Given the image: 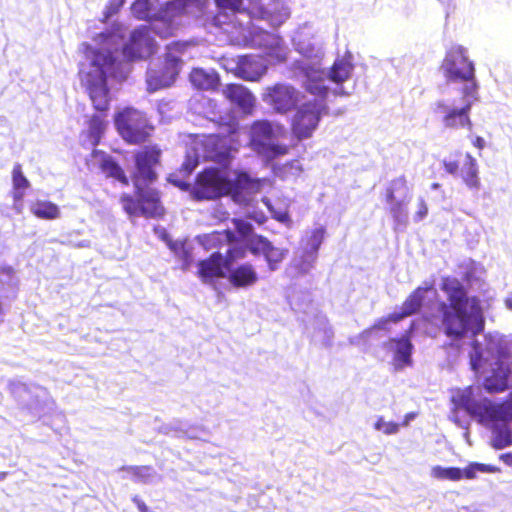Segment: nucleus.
Returning <instances> with one entry per match:
<instances>
[{
    "label": "nucleus",
    "mask_w": 512,
    "mask_h": 512,
    "mask_svg": "<svg viewBox=\"0 0 512 512\" xmlns=\"http://www.w3.org/2000/svg\"><path fill=\"white\" fill-rule=\"evenodd\" d=\"M431 289V284L425 287L419 286L414 289L402 303L401 310L399 312H393L389 314L386 320L396 323L408 316L417 313L423 305L425 293Z\"/></svg>",
    "instance_id": "obj_22"
},
{
    "label": "nucleus",
    "mask_w": 512,
    "mask_h": 512,
    "mask_svg": "<svg viewBox=\"0 0 512 512\" xmlns=\"http://www.w3.org/2000/svg\"><path fill=\"white\" fill-rule=\"evenodd\" d=\"M305 90L308 93L317 96V98L313 99L312 101H323V103H326L329 88L323 83L322 78H309L305 84Z\"/></svg>",
    "instance_id": "obj_37"
},
{
    "label": "nucleus",
    "mask_w": 512,
    "mask_h": 512,
    "mask_svg": "<svg viewBox=\"0 0 512 512\" xmlns=\"http://www.w3.org/2000/svg\"><path fill=\"white\" fill-rule=\"evenodd\" d=\"M229 136L209 134L203 140L206 157L213 162L226 165L232 158V146Z\"/></svg>",
    "instance_id": "obj_18"
},
{
    "label": "nucleus",
    "mask_w": 512,
    "mask_h": 512,
    "mask_svg": "<svg viewBox=\"0 0 512 512\" xmlns=\"http://www.w3.org/2000/svg\"><path fill=\"white\" fill-rule=\"evenodd\" d=\"M427 214H428V207H427V205H426L425 201L421 199V200L419 201V203H418V210H417V212H416V214H415V219H416L417 221H420V220H422L424 217H426V216H427Z\"/></svg>",
    "instance_id": "obj_47"
},
{
    "label": "nucleus",
    "mask_w": 512,
    "mask_h": 512,
    "mask_svg": "<svg viewBox=\"0 0 512 512\" xmlns=\"http://www.w3.org/2000/svg\"><path fill=\"white\" fill-rule=\"evenodd\" d=\"M472 144L477 149L482 150L485 147V140L480 136H476L473 138Z\"/></svg>",
    "instance_id": "obj_51"
},
{
    "label": "nucleus",
    "mask_w": 512,
    "mask_h": 512,
    "mask_svg": "<svg viewBox=\"0 0 512 512\" xmlns=\"http://www.w3.org/2000/svg\"><path fill=\"white\" fill-rule=\"evenodd\" d=\"M229 283L235 288H246L255 285L258 280V273L249 262L242 263L237 267H231L227 272Z\"/></svg>",
    "instance_id": "obj_23"
},
{
    "label": "nucleus",
    "mask_w": 512,
    "mask_h": 512,
    "mask_svg": "<svg viewBox=\"0 0 512 512\" xmlns=\"http://www.w3.org/2000/svg\"><path fill=\"white\" fill-rule=\"evenodd\" d=\"M506 306L512 310V293L505 300Z\"/></svg>",
    "instance_id": "obj_52"
},
{
    "label": "nucleus",
    "mask_w": 512,
    "mask_h": 512,
    "mask_svg": "<svg viewBox=\"0 0 512 512\" xmlns=\"http://www.w3.org/2000/svg\"><path fill=\"white\" fill-rule=\"evenodd\" d=\"M12 182H13V199L15 201H21L25 195V190L29 188L30 183L22 172L20 164H15L12 170Z\"/></svg>",
    "instance_id": "obj_35"
},
{
    "label": "nucleus",
    "mask_w": 512,
    "mask_h": 512,
    "mask_svg": "<svg viewBox=\"0 0 512 512\" xmlns=\"http://www.w3.org/2000/svg\"><path fill=\"white\" fill-rule=\"evenodd\" d=\"M106 113L93 114L88 120V128L85 132L86 139L91 145L97 146L106 130Z\"/></svg>",
    "instance_id": "obj_28"
},
{
    "label": "nucleus",
    "mask_w": 512,
    "mask_h": 512,
    "mask_svg": "<svg viewBox=\"0 0 512 512\" xmlns=\"http://www.w3.org/2000/svg\"><path fill=\"white\" fill-rule=\"evenodd\" d=\"M400 425L396 422H386L383 417H379L374 424L376 430L382 431L386 435L396 434Z\"/></svg>",
    "instance_id": "obj_42"
},
{
    "label": "nucleus",
    "mask_w": 512,
    "mask_h": 512,
    "mask_svg": "<svg viewBox=\"0 0 512 512\" xmlns=\"http://www.w3.org/2000/svg\"><path fill=\"white\" fill-rule=\"evenodd\" d=\"M470 365L475 372H490L483 380L484 389L490 393H501L508 389L511 369L508 360L512 359V337H501L491 341L481 349L477 341L472 343Z\"/></svg>",
    "instance_id": "obj_2"
},
{
    "label": "nucleus",
    "mask_w": 512,
    "mask_h": 512,
    "mask_svg": "<svg viewBox=\"0 0 512 512\" xmlns=\"http://www.w3.org/2000/svg\"><path fill=\"white\" fill-rule=\"evenodd\" d=\"M237 236L234 231L225 229L221 231H212L204 235V245L206 249L220 250L227 246L223 260L226 268H230L238 260L244 259L247 255V247L237 243Z\"/></svg>",
    "instance_id": "obj_12"
},
{
    "label": "nucleus",
    "mask_w": 512,
    "mask_h": 512,
    "mask_svg": "<svg viewBox=\"0 0 512 512\" xmlns=\"http://www.w3.org/2000/svg\"><path fill=\"white\" fill-rule=\"evenodd\" d=\"M440 288L448 299V302L438 304L444 333L460 340L467 334L472 321L483 323L480 300L475 296L469 298L463 284L455 277H443Z\"/></svg>",
    "instance_id": "obj_1"
},
{
    "label": "nucleus",
    "mask_w": 512,
    "mask_h": 512,
    "mask_svg": "<svg viewBox=\"0 0 512 512\" xmlns=\"http://www.w3.org/2000/svg\"><path fill=\"white\" fill-rule=\"evenodd\" d=\"M192 85L199 90L215 89L219 84L218 75L203 68H194L189 74Z\"/></svg>",
    "instance_id": "obj_27"
},
{
    "label": "nucleus",
    "mask_w": 512,
    "mask_h": 512,
    "mask_svg": "<svg viewBox=\"0 0 512 512\" xmlns=\"http://www.w3.org/2000/svg\"><path fill=\"white\" fill-rule=\"evenodd\" d=\"M233 223L235 225L236 230L242 235V236H248L252 230L253 227L249 222H246L241 219H234Z\"/></svg>",
    "instance_id": "obj_45"
},
{
    "label": "nucleus",
    "mask_w": 512,
    "mask_h": 512,
    "mask_svg": "<svg viewBox=\"0 0 512 512\" xmlns=\"http://www.w3.org/2000/svg\"><path fill=\"white\" fill-rule=\"evenodd\" d=\"M318 254V245H314L310 249H302L299 256L294 260V267L300 273L309 272L317 259Z\"/></svg>",
    "instance_id": "obj_34"
},
{
    "label": "nucleus",
    "mask_w": 512,
    "mask_h": 512,
    "mask_svg": "<svg viewBox=\"0 0 512 512\" xmlns=\"http://www.w3.org/2000/svg\"><path fill=\"white\" fill-rule=\"evenodd\" d=\"M125 0H110V12L115 13L124 4Z\"/></svg>",
    "instance_id": "obj_49"
},
{
    "label": "nucleus",
    "mask_w": 512,
    "mask_h": 512,
    "mask_svg": "<svg viewBox=\"0 0 512 512\" xmlns=\"http://www.w3.org/2000/svg\"><path fill=\"white\" fill-rule=\"evenodd\" d=\"M208 0H170L165 5V11L172 17L196 14L202 12Z\"/></svg>",
    "instance_id": "obj_25"
},
{
    "label": "nucleus",
    "mask_w": 512,
    "mask_h": 512,
    "mask_svg": "<svg viewBox=\"0 0 512 512\" xmlns=\"http://www.w3.org/2000/svg\"><path fill=\"white\" fill-rule=\"evenodd\" d=\"M352 70L353 65L349 61L336 59L329 70L328 78L336 84H341L350 78Z\"/></svg>",
    "instance_id": "obj_33"
},
{
    "label": "nucleus",
    "mask_w": 512,
    "mask_h": 512,
    "mask_svg": "<svg viewBox=\"0 0 512 512\" xmlns=\"http://www.w3.org/2000/svg\"><path fill=\"white\" fill-rule=\"evenodd\" d=\"M153 34L154 31L149 27L135 29L123 49L124 55L129 60L146 59L152 56L157 50Z\"/></svg>",
    "instance_id": "obj_16"
},
{
    "label": "nucleus",
    "mask_w": 512,
    "mask_h": 512,
    "mask_svg": "<svg viewBox=\"0 0 512 512\" xmlns=\"http://www.w3.org/2000/svg\"><path fill=\"white\" fill-rule=\"evenodd\" d=\"M407 417H408L409 419H412V418H413V414L407 415Z\"/></svg>",
    "instance_id": "obj_56"
},
{
    "label": "nucleus",
    "mask_w": 512,
    "mask_h": 512,
    "mask_svg": "<svg viewBox=\"0 0 512 512\" xmlns=\"http://www.w3.org/2000/svg\"><path fill=\"white\" fill-rule=\"evenodd\" d=\"M445 171L451 175L459 176L470 189L478 190L481 186L477 160L470 154L456 151L449 158L442 161Z\"/></svg>",
    "instance_id": "obj_13"
},
{
    "label": "nucleus",
    "mask_w": 512,
    "mask_h": 512,
    "mask_svg": "<svg viewBox=\"0 0 512 512\" xmlns=\"http://www.w3.org/2000/svg\"><path fill=\"white\" fill-rule=\"evenodd\" d=\"M162 150L156 144L134 151V167L130 179L134 187L150 186L158 179L156 167L161 163Z\"/></svg>",
    "instance_id": "obj_10"
},
{
    "label": "nucleus",
    "mask_w": 512,
    "mask_h": 512,
    "mask_svg": "<svg viewBox=\"0 0 512 512\" xmlns=\"http://www.w3.org/2000/svg\"><path fill=\"white\" fill-rule=\"evenodd\" d=\"M197 275L202 282H212L217 279L226 278L228 268L223 260L220 251L211 253L207 258L197 263Z\"/></svg>",
    "instance_id": "obj_21"
},
{
    "label": "nucleus",
    "mask_w": 512,
    "mask_h": 512,
    "mask_svg": "<svg viewBox=\"0 0 512 512\" xmlns=\"http://www.w3.org/2000/svg\"><path fill=\"white\" fill-rule=\"evenodd\" d=\"M397 345L394 360L401 366L409 365L411 363L412 344L408 337H401L392 339Z\"/></svg>",
    "instance_id": "obj_36"
},
{
    "label": "nucleus",
    "mask_w": 512,
    "mask_h": 512,
    "mask_svg": "<svg viewBox=\"0 0 512 512\" xmlns=\"http://www.w3.org/2000/svg\"><path fill=\"white\" fill-rule=\"evenodd\" d=\"M142 3L143 2H135L134 5H133V9H135L137 5L142 4Z\"/></svg>",
    "instance_id": "obj_54"
},
{
    "label": "nucleus",
    "mask_w": 512,
    "mask_h": 512,
    "mask_svg": "<svg viewBox=\"0 0 512 512\" xmlns=\"http://www.w3.org/2000/svg\"><path fill=\"white\" fill-rule=\"evenodd\" d=\"M457 405L469 415L477 417L480 423L508 422L512 420V402L494 403L484 398L475 399L474 387H467L457 399Z\"/></svg>",
    "instance_id": "obj_5"
},
{
    "label": "nucleus",
    "mask_w": 512,
    "mask_h": 512,
    "mask_svg": "<svg viewBox=\"0 0 512 512\" xmlns=\"http://www.w3.org/2000/svg\"><path fill=\"white\" fill-rule=\"evenodd\" d=\"M120 63L108 49H96L92 52L89 71L85 74L83 85L95 110L106 113L110 107L109 77H115Z\"/></svg>",
    "instance_id": "obj_3"
},
{
    "label": "nucleus",
    "mask_w": 512,
    "mask_h": 512,
    "mask_svg": "<svg viewBox=\"0 0 512 512\" xmlns=\"http://www.w3.org/2000/svg\"><path fill=\"white\" fill-rule=\"evenodd\" d=\"M259 151H262L268 157L275 158L288 154L289 147L285 144L268 143Z\"/></svg>",
    "instance_id": "obj_40"
},
{
    "label": "nucleus",
    "mask_w": 512,
    "mask_h": 512,
    "mask_svg": "<svg viewBox=\"0 0 512 512\" xmlns=\"http://www.w3.org/2000/svg\"><path fill=\"white\" fill-rule=\"evenodd\" d=\"M31 213L43 220H54L60 217L59 207L50 201L37 200L30 206Z\"/></svg>",
    "instance_id": "obj_30"
},
{
    "label": "nucleus",
    "mask_w": 512,
    "mask_h": 512,
    "mask_svg": "<svg viewBox=\"0 0 512 512\" xmlns=\"http://www.w3.org/2000/svg\"><path fill=\"white\" fill-rule=\"evenodd\" d=\"M261 242L263 243L262 255L267 261L269 269L274 271L278 268L279 264L284 260L287 254V250L273 246L269 240H261Z\"/></svg>",
    "instance_id": "obj_32"
},
{
    "label": "nucleus",
    "mask_w": 512,
    "mask_h": 512,
    "mask_svg": "<svg viewBox=\"0 0 512 512\" xmlns=\"http://www.w3.org/2000/svg\"><path fill=\"white\" fill-rule=\"evenodd\" d=\"M294 110L290 120V132L297 141H303L314 135L328 107L323 101H306Z\"/></svg>",
    "instance_id": "obj_8"
},
{
    "label": "nucleus",
    "mask_w": 512,
    "mask_h": 512,
    "mask_svg": "<svg viewBox=\"0 0 512 512\" xmlns=\"http://www.w3.org/2000/svg\"><path fill=\"white\" fill-rule=\"evenodd\" d=\"M409 193V186L405 176L401 175L392 179L384 190L385 202L404 200Z\"/></svg>",
    "instance_id": "obj_29"
},
{
    "label": "nucleus",
    "mask_w": 512,
    "mask_h": 512,
    "mask_svg": "<svg viewBox=\"0 0 512 512\" xmlns=\"http://www.w3.org/2000/svg\"><path fill=\"white\" fill-rule=\"evenodd\" d=\"M441 69L448 82L465 83L461 90L465 98H475L478 90L475 67L474 63L469 59L465 47L462 45H452L445 53Z\"/></svg>",
    "instance_id": "obj_4"
},
{
    "label": "nucleus",
    "mask_w": 512,
    "mask_h": 512,
    "mask_svg": "<svg viewBox=\"0 0 512 512\" xmlns=\"http://www.w3.org/2000/svg\"><path fill=\"white\" fill-rule=\"evenodd\" d=\"M215 2L217 6L221 8L234 10L238 5L239 0H215Z\"/></svg>",
    "instance_id": "obj_48"
},
{
    "label": "nucleus",
    "mask_w": 512,
    "mask_h": 512,
    "mask_svg": "<svg viewBox=\"0 0 512 512\" xmlns=\"http://www.w3.org/2000/svg\"><path fill=\"white\" fill-rule=\"evenodd\" d=\"M115 128L129 145H141L149 141L154 131L146 114L133 107H125L114 116Z\"/></svg>",
    "instance_id": "obj_6"
},
{
    "label": "nucleus",
    "mask_w": 512,
    "mask_h": 512,
    "mask_svg": "<svg viewBox=\"0 0 512 512\" xmlns=\"http://www.w3.org/2000/svg\"><path fill=\"white\" fill-rule=\"evenodd\" d=\"M498 468L482 463H470L464 469H461V479H474L477 472L495 473Z\"/></svg>",
    "instance_id": "obj_39"
},
{
    "label": "nucleus",
    "mask_w": 512,
    "mask_h": 512,
    "mask_svg": "<svg viewBox=\"0 0 512 512\" xmlns=\"http://www.w3.org/2000/svg\"><path fill=\"white\" fill-rule=\"evenodd\" d=\"M262 183L259 179H254L246 172H237L234 179L229 178V188L227 196L233 201L243 203L248 196L255 195L260 192Z\"/></svg>",
    "instance_id": "obj_17"
},
{
    "label": "nucleus",
    "mask_w": 512,
    "mask_h": 512,
    "mask_svg": "<svg viewBox=\"0 0 512 512\" xmlns=\"http://www.w3.org/2000/svg\"><path fill=\"white\" fill-rule=\"evenodd\" d=\"M222 61L225 70L246 81L259 80L266 70L261 57L257 55H242Z\"/></svg>",
    "instance_id": "obj_15"
},
{
    "label": "nucleus",
    "mask_w": 512,
    "mask_h": 512,
    "mask_svg": "<svg viewBox=\"0 0 512 512\" xmlns=\"http://www.w3.org/2000/svg\"><path fill=\"white\" fill-rule=\"evenodd\" d=\"M212 23L228 35L236 34L237 38L241 36L245 37V28L242 24L236 21L235 12L227 13L226 11H219L214 15Z\"/></svg>",
    "instance_id": "obj_26"
},
{
    "label": "nucleus",
    "mask_w": 512,
    "mask_h": 512,
    "mask_svg": "<svg viewBox=\"0 0 512 512\" xmlns=\"http://www.w3.org/2000/svg\"><path fill=\"white\" fill-rule=\"evenodd\" d=\"M135 196L123 193L120 203L129 216L142 215L146 218H161L165 215V208L161 201V193L150 186H138Z\"/></svg>",
    "instance_id": "obj_7"
},
{
    "label": "nucleus",
    "mask_w": 512,
    "mask_h": 512,
    "mask_svg": "<svg viewBox=\"0 0 512 512\" xmlns=\"http://www.w3.org/2000/svg\"><path fill=\"white\" fill-rule=\"evenodd\" d=\"M299 94V91L293 85L278 82L264 89L262 100L274 112L286 115L297 107Z\"/></svg>",
    "instance_id": "obj_14"
},
{
    "label": "nucleus",
    "mask_w": 512,
    "mask_h": 512,
    "mask_svg": "<svg viewBox=\"0 0 512 512\" xmlns=\"http://www.w3.org/2000/svg\"><path fill=\"white\" fill-rule=\"evenodd\" d=\"M223 95L245 112H250L255 105V97L248 88L241 84L231 83L226 85L223 89Z\"/></svg>",
    "instance_id": "obj_24"
},
{
    "label": "nucleus",
    "mask_w": 512,
    "mask_h": 512,
    "mask_svg": "<svg viewBox=\"0 0 512 512\" xmlns=\"http://www.w3.org/2000/svg\"><path fill=\"white\" fill-rule=\"evenodd\" d=\"M492 433L490 444L494 449L500 450L512 445V430L507 422H501L500 425L495 424Z\"/></svg>",
    "instance_id": "obj_31"
},
{
    "label": "nucleus",
    "mask_w": 512,
    "mask_h": 512,
    "mask_svg": "<svg viewBox=\"0 0 512 512\" xmlns=\"http://www.w3.org/2000/svg\"><path fill=\"white\" fill-rule=\"evenodd\" d=\"M387 203L389 204V212L394 219L400 220L406 216L404 200H395Z\"/></svg>",
    "instance_id": "obj_44"
},
{
    "label": "nucleus",
    "mask_w": 512,
    "mask_h": 512,
    "mask_svg": "<svg viewBox=\"0 0 512 512\" xmlns=\"http://www.w3.org/2000/svg\"><path fill=\"white\" fill-rule=\"evenodd\" d=\"M8 476V472L0 471V481H3Z\"/></svg>",
    "instance_id": "obj_53"
},
{
    "label": "nucleus",
    "mask_w": 512,
    "mask_h": 512,
    "mask_svg": "<svg viewBox=\"0 0 512 512\" xmlns=\"http://www.w3.org/2000/svg\"><path fill=\"white\" fill-rule=\"evenodd\" d=\"M261 240L268 241L266 237L258 235L255 238L254 243L247 247V250H249L253 255L262 254L263 243Z\"/></svg>",
    "instance_id": "obj_46"
},
{
    "label": "nucleus",
    "mask_w": 512,
    "mask_h": 512,
    "mask_svg": "<svg viewBox=\"0 0 512 512\" xmlns=\"http://www.w3.org/2000/svg\"><path fill=\"white\" fill-rule=\"evenodd\" d=\"M285 127L282 124H273L268 120H256L250 127V140L258 150L263 148L271 140L285 135Z\"/></svg>",
    "instance_id": "obj_20"
},
{
    "label": "nucleus",
    "mask_w": 512,
    "mask_h": 512,
    "mask_svg": "<svg viewBox=\"0 0 512 512\" xmlns=\"http://www.w3.org/2000/svg\"><path fill=\"white\" fill-rule=\"evenodd\" d=\"M178 259L182 262L183 269L186 270L191 265L193 257L191 252L185 247L184 244H175L172 246Z\"/></svg>",
    "instance_id": "obj_41"
},
{
    "label": "nucleus",
    "mask_w": 512,
    "mask_h": 512,
    "mask_svg": "<svg viewBox=\"0 0 512 512\" xmlns=\"http://www.w3.org/2000/svg\"><path fill=\"white\" fill-rule=\"evenodd\" d=\"M121 470L129 473L135 480L144 481L148 477V466H123Z\"/></svg>",
    "instance_id": "obj_43"
},
{
    "label": "nucleus",
    "mask_w": 512,
    "mask_h": 512,
    "mask_svg": "<svg viewBox=\"0 0 512 512\" xmlns=\"http://www.w3.org/2000/svg\"><path fill=\"white\" fill-rule=\"evenodd\" d=\"M188 186H189L188 183H185V184L181 185L182 188H187Z\"/></svg>",
    "instance_id": "obj_55"
},
{
    "label": "nucleus",
    "mask_w": 512,
    "mask_h": 512,
    "mask_svg": "<svg viewBox=\"0 0 512 512\" xmlns=\"http://www.w3.org/2000/svg\"><path fill=\"white\" fill-rule=\"evenodd\" d=\"M463 103L461 107H450L446 104L445 101H437L434 106L435 113L441 115V122L445 129L448 130H460L464 129L467 131H472L473 122L470 117L473 101L477 99V94H475V98L473 97H464L462 94Z\"/></svg>",
    "instance_id": "obj_11"
},
{
    "label": "nucleus",
    "mask_w": 512,
    "mask_h": 512,
    "mask_svg": "<svg viewBox=\"0 0 512 512\" xmlns=\"http://www.w3.org/2000/svg\"><path fill=\"white\" fill-rule=\"evenodd\" d=\"M228 188L229 177L226 172L210 167L196 175L190 194L196 201H210L227 196Z\"/></svg>",
    "instance_id": "obj_9"
},
{
    "label": "nucleus",
    "mask_w": 512,
    "mask_h": 512,
    "mask_svg": "<svg viewBox=\"0 0 512 512\" xmlns=\"http://www.w3.org/2000/svg\"><path fill=\"white\" fill-rule=\"evenodd\" d=\"M499 459L507 466L512 467V452H506L499 456Z\"/></svg>",
    "instance_id": "obj_50"
},
{
    "label": "nucleus",
    "mask_w": 512,
    "mask_h": 512,
    "mask_svg": "<svg viewBox=\"0 0 512 512\" xmlns=\"http://www.w3.org/2000/svg\"><path fill=\"white\" fill-rule=\"evenodd\" d=\"M91 162L106 178L114 179L125 186L129 185V177L125 170L111 155L95 149L91 153Z\"/></svg>",
    "instance_id": "obj_19"
},
{
    "label": "nucleus",
    "mask_w": 512,
    "mask_h": 512,
    "mask_svg": "<svg viewBox=\"0 0 512 512\" xmlns=\"http://www.w3.org/2000/svg\"><path fill=\"white\" fill-rule=\"evenodd\" d=\"M431 475L438 480L459 481L461 480V469L458 467L434 466L431 469Z\"/></svg>",
    "instance_id": "obj_38"
}]
</instances>
